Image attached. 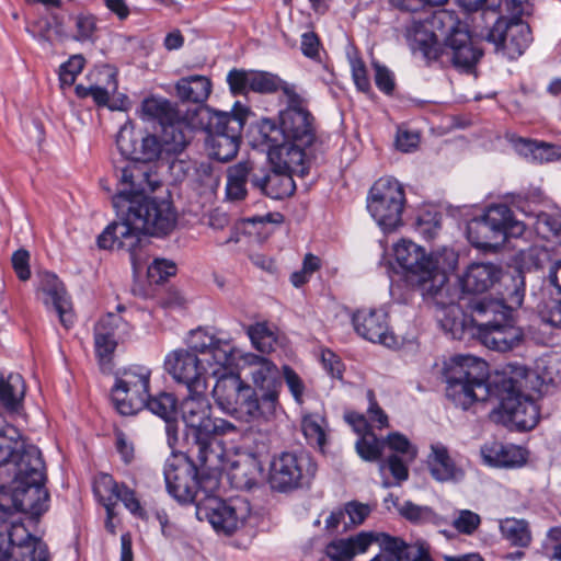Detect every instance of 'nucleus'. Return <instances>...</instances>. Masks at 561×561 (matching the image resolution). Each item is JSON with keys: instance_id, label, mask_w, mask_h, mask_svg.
<instances>
[{"instance_id": "1", "label": "nucleus", "mask_w": 561, "mask_h": 561, "mask_svg": "<svg viewBox=\"0 0 561 561\" xmlns=\"http://www.w3.org/2000/svg\"><path fill=\"white\" fill-rule=\"evenodd\" d=\"M158 186L150 165L130 163L122 168L117 193L112 198L119 220L108 225L98 237L100 249L116 247L127 250L135 270L139 267L136 249L142 236H167L176 225V213L171 202L146 195Z\"/></svg>"}, {"instance_id": "2", "label": "nucleus", "mask_w": 561, "mask_h": 561, "mask_svg": "<svg viewBox=\"0 0 561 561\" xmlns=\"http://www.w3.org/2000/svg\"><path fill=\"white\" fill-rule=\"evenodd\" d=\"M249 367L254 387L244 382L239 375L222 373L214 386L213 397L224 412L240 421H268L278 405V368L270 359L257 355L249 357Z\"/></svg>"}, {"instance_id": "3", "label": "nucleus", "mask_w": 561, "mask_h": 561, "mask_svg": "<svg viewBox=\"0 0 561 561\" xmlns=\"http://www.w3.org/2000/svg\"><path fill=\"white\" fill-rule=\"evenodd\" d=\"M471 322L482 344L490 350L508 352L524 342V331L516 325L512 308L494 299H472L468 304Z\"/></svg>"}, {"instance_id": "4", "label": "nucleus", "mask_w": 561, "mask_h": 561, "mask_svg": "<svg viewBox=\"0 0 561 561\" xmlns=\"http://www.w3.org/2000/svg\"><path fill=\"white\" fill-rule=\"evenodd\" d=\"M12 474L11 500L15 512L38 517L47 510L48 493L44 489L45 465L38 448H31Z\"/></svg>"}, {"instance_id": "5", "label": "nucleus", "mask_w": 561, "mask_h": 561, "mask_svg": "<svg viewBox=\"0 0 561 561\" xmlns=\"http://www.w3.org/2000/svg\"><path fill=\"white\" fill-rule=\"evenodd\" d=\"M486 362L471 355H456L446 367V396L463 410L490 394Z\"/></svg>"}, {"instance_id": "6", "label": "nucleus", "mask_w": 561, "mask_h": 561, "mask_svg": "<svg viewBox=\"0 0 561 561\" xmlns=\"http://www.w3.org/2000/svg\"><path fill=\"white\" fill-rule=\"evenodd\" d=\"M247 114L245 108H234L233 113H228L208 106L199 107V124H203L202 130L206 133V149L211 159L228 162L237 156Z\"/></svg>"}, {"instance_id": "7", "label": "nucleus", "mask_w": 561, "mask_h": 561, "mask_svg": "<svg viewBox=\"0 0 561 561\" xmlns=\"http://www.w3.org/2000/svg\"><path fill=\"white\" fill-rule=\"evenodd\" d=\"M286 107L278 114L279 126L264 119L259 127V137L265 141L280 139L311 146L317 139L316 121L307 106V101L297 90L286 89Z\"/></svg>"}, {"instance_id": "8", "label": "nucleus", "mask_w": 561, "mask_h": 561, "mask_svg": "<svg viewBox=\"0 0 561 561\" xmlns=\"http://www.w3.org/2000/svg\"><path fill=\"white\" fill-rule=\"evenodd\" d=\"M525 231L523 222L516 220L506 205H493L481 216L473 218L467 226L470 243L479 249H495L510 237L517 238Z\"/></svg>"}, {"instance_id": "9", "label": "nucleus", "mask_w": 561, "mask_h": 561, "mask_svg": "<svg viewBox=\"0 0 561 561\" xmlns=\"http://www.w3.org/2000/svg\"><path fill=\"white\" fill-rule=\"evenodd\" d=\"M463 28L465 25L453 13L439 10L424 22H413L407 30V36L414 53H420L427 61H434L439 58V39L445 37L446 41L450 33Z\"/></svg>"}, {"instance_id": "10", "label": "nucleus", "mask_w": 561, "mask_h": 561, "mask_svg": "<svg viewBox=\"0 0 561 561\" xmlns=\"http://www.w3.org/2000/svg\"><path fill=\"white\" fill-rule=\"evenodd\" d=\"M404 203L402 185L394 179L381 178L369 191L367 209L385 232H391L402 225Z\"/></svg>"}, {"instance_id": "11", "label": "nucleus", "mask_w": 561, "mask_h": 561, "mask_svg": "<svg viewBox=\"0 0 561 561\" xmlns=\"http://www.w3.org/2000/svg\"><path fill=\"white\" fill-rule=\"evenodd\" d=\"M151 370L134 365L116 378L111 398L115 409L122 415H134L146 408L149 396Z\"/></svg>"}, {"instance_id": "12", "label": "nucleus", "mask_w": 561, "mask_h": 561, "mask_svg": "<svg viewBox=\"0 0 561 561\" xmlns=\"http://www.w3.org/2000/svg\"><path fill=\"white\" fill-rule=\"evenodd\" d=\"M317 471V465L306 453H282L274 457L270 468L272 489L286 492L308 485Z\"/></svg>"}, {"instance_id": "13", "label": "nucleus", "mask_w": 561, "mask_h": 561, "mask_svg": "<svg viewBox=\"0 0 561 561\" xmlns=\"http://www.w3.org/2000/svg\"><path fill=\"white\" fill-rule=\"evenodd\" d=\"M460 4L472 12V32L476 36L494 45L496 51L506 55V46L511 44L512 19L501 16L495 9H482L485 0H459Z\"/></svg>"}, {"instance_id": "14", "label": "nucleus", "mask_w": 561, "mask_h": 561, "mask_svg": "<svg viewBox=\"0 0 561 561\" xmlns=\"http://www.w3.org/2000/svg\"><path fill=\"white\" fill-rule=\"evenodd\" d=\"M116 146L122 157L126 160L122 167L115 165L122 176V168L130 163L148 165L147 162L153 161L160 156V145L158 137L151 134H144L137 130L130 123H125L117 136Z\"/></svg>"}, {"instance_id": "15", "label": "nucleus", "mask_w": 561, "mask_h": 561, "mask_svg": "<svg viewBox=\"0 0 561 561\" xmlns=\"http://www.w3.org/2000/svg\"><path fill=\"white\" fill-rule=\"evenodd\" d=\"M164 369L178 383L185 385L188 391H207L206 370L197 355L190 350L170 352L164 359Z\"/></svg>"}, {"instance_id": "16", "label": "nucleus", "mask_w": 561, "mask_h": 561, "mask_svg": "<svg viewBox=\"0 0 561 561\" xmlns=\"http://www.w3.org/2000/svg\"><path fill=\"white\" fill-rule=\"evenodd\" d=\"M259 145L264 146L267 159L274 170L294 172L305 176L309 170L306 149L309 147L293 140L265 141L260 137Z\"/></svg>"}, {"instance_id": "17", "label": "nucleus", "mask_w": 561, "mask_h": 561, "mask_svg": "<svg viewBox=\"0 0 561 561\" xmlns=\"http://www.w3.org/2000/svg\"><path fill=\"white\" fill-rule=\"evenodd\" d=\"M199 107L185 110L171 122L161 125V137L158 138L160 153L181 152L193 138L194 130L203 129V124H199Z\"/></svg>"}, {"instance_id": "18", "label": "nucleus", "mask_w": 561, "mask_h": 561, "mask_svg": "<svg viewBox=\"0 0 561 561\" xmlns=\"http://www.w3.org/2000/svg\"><path fill=\"white\" fill-rule=\"evenodd\" d=\"M393 254L398 264L408 273L417 277V283L426 285L437 274L435 262L426 255L423 248L416 243L402 239L393 248Z\"/></svg>"}, {"instance_id": "19", "label": "nucleus", "mask_w": 561, "mask_h": 561, "mask_svg": "<svg viewBox=\"0 0 561 561\" xmlns=\"http://www.w3.org/2000/svg\"><path fill=\"white\" fill-rule=\"evenodd\" d=\"M209 523L217 531L232 534L247 519L249 515L248 503L236 499L228 502L213 497L205 505Z\"/></svg>"}, {"instance_id": "20", "label": "nucleus", "mask_w": 561, "mask_h": 561, "mask_svg": "<svg viewBox=\"0 0 561 561\" xmlns=\"http://www.w3.org/2000/svg\"><path fill=\"white\" fill-rule=\"evenodd\" d=\"M164 479L169 494L180 503H201L199 481L194 465L174 466L167 463Z\"/></svg>"}, {"instance_id": "21", "label": "nucleus", "mask_w": 561, "mask_h": 561, "mask_svg": "<svg viewBox=\"0 0 561 561\" xmlns=\"http://www.w3.org/2000/svg\"><path fill=\"white\" fill-rule=\"evenodd\" d=\"M37 293L43 304L58 313L59 321L66 329L72 327L75 322L72 304L64 284L55 274L44 272L39 275Z\"/></svg>"}, {"instance_id": "22", "label": "nucleus", "mask_w": 561, "mask_h": 561, "mask_svg": "<svg viewBox=\"0 0 561 561\" xmlns=\"http://www.w3.org/2000/svg\"><path fill=\"white\" fill-rule=\"evenodd\" d=\"M503 277V268L491 262L469 264L458 276V286L463 295L486 293Z\"/></svg>"}, {"instance_id": "23", "label": "nucleus", "mask_w": 561, "mask_h": 561, "mask_svg": "<svg viewBox=\"0 0 561 561\" xmlns=\"http://www.w3.org/2000/svg\"><path fill=\"white\" fill-rule=\"evenodd\" d=\"M353 324L356 332L370 342L388 347L397 343L396 336L389 330L388 316L381 309L358 310L353 316Z\"/></svg>"}, {"instance_id": "24", "label": "nucleus", "mask_w": 561, "mask_h": 561, "mask_svg": "<svg viewBox=\"0 0 561 561\" xmlns=\"http://www.w3.org/2000/svg\"><path fill=\"white\" fill-rule=\"evenodd\" d=\"M482 50L476 48L471 43V36L466 30H456L450 33L446 39V46L440 47L439 58L444 62V57L457 68L466 70L471 69L481 58Z\"/></svg>"}, {"instance_id": "25", "label": "nucleus", "mask_w": 561, "mask_h": 561, "mask_svg": "<svg viewBox=\"0 0 561 561\" xmlns=\"http://www.w3.org/2000/svg\"><path fill=\"white\" fill-rule=\"evenodd\" d=\"M386 533L360 531L348 538L331 541L325 547L327 556L333 561H350L355 556L365 553L373 543H378L383 550Z\"/></svg>"}, {"instance_id": "26", "label": "nucleus", "mask_w": 561, "mask_h": 561, "mask_svg": "<svg viewBox=\"0 0 561 561\" xmlns=\"http://www.w3.org/2000/svg\"><path fill=\"white\" fill-rule=\"evenodd\" d=\"M501 410L512 424L523 431L534 428L539 420L538 405L526 393L504 394L501 400Z\"/></svg>"}, {"instance_id": "27", "label": "nucleus", "mask_w": 561, "mask_h": 561, "mask_svg": "<svg viewBox=\"0 0 561 561\" xmlns=\"http://www.w3.org/2000/svg\"><path fill=\"white\" fill-rule=\"evenodd\" d=\"M294 175H296L294 172L274 170V168L270 170L257 164V174H254L253 188L271 198L283 199L295 192Z\"/></svg>"}, {"instance_id": "28", "label": "nucleus", "mask_w": 561, "mask_h": 561, "mask_svg": "<svg viewBox=\"0 0 561 561\" xmlns=\"http://www.w3.org/2000/svg\"><path fill=\"white\" fill-rule=\"evenodd\" d=\"M34 537L20 520L14 519L12 508L0 503V561L7 560L14 549Z\"/></svg>"}, {"instance_id": "29", "label": "nucleus", "mask_w": 561, "mask_h": 561, "mask_svg": "<svg viewBox=\"0 0 561 561\" xmlns=\"http://www.w3.org/2000/svg\"><path fill=\"white\" fill-rule=\"evenodd\" d=\"M31 448H37L27 444L22 438L19 431L11 425L0 430V470H4L8 476L18 471V463Z\"/></svg>"}, {"instance_id": "30", "label": "nucleus", "mask_w": 561, "mask_h": 561, "mask_svg": "<svg viewBox=\"0 0 561 561\" xmlns=\"http://www.w3.org/2000/svg\"><path fill=\"white\" fill-rule=\"evenodd\" d=\"M427 467L431 476L438 482H455L465 476L463 470L451 458L447 446L440 442L431 444Z\"/></svg>"}, {"instance_id": "31", "label": "nucleus", "mask_w": 561, "mask_h": 561, "mask_svg": "<svg viewBox=\"0 0 561 561\" xmlns=\"http://www.w3.org/2000/svg\"><path fill=\"white\" fill-rule=\"evenodd\" d=\"M193 445L190 449L191 456L196 458L201 468L210 472L226 470L225 447L217 439L199 437L193 434Z\"/></svg>"}, {"instance_id": "32", "label": "nucleus", "mask_w": 561, "mask_h": 561, "mask_svg": "<svg viewBox=\"0 0 561 561\" xmlns=\"http://www.w3.org/2000/svg\"><path fill=\"white\" fill-rule=\"evenodd\" d=\"M123 324L121 316L108 312L101 318L94 328L95 353L101 362H108L116 346V331Z\"/></svg>"}, {"instance_id": "33", "label": "nucleus", "mask_w": 561, "mask_h": 561, "mask_svg": "<svg viewBox=\"0 0 561 561\" xmlns=\"http://www.w3.org/2000/svg\"><path fill=\"white\" fill-rule=\"evenodd\" d=\"M210 411L206 391H188V396L181 403L182 419L191 427L192 435L203 431L206 421L210 419Z\"/></svg>"}, {"instance_id": "34", "label": "nucleus", "mask_w": 561, "mask_h": 561, "mask_svg": "<svg viewBox=\"0 0 561 561\" xmlns=\"http://www.w3.org/2000/svg\"><path fill=\"white\" fill-rule=\"evenodd\" d=\"M254 174H257V163L241 161L227 169L226 197L231 202L243 201L248 195L247 183L253 187Z\"/></svg>"}, {"instance_id": "35", "label": "nucleus", "mask_w": 561, "mask_h": 561, "mask_svg": "<svg viewBox=\"0 0 561 561\" xmlns=\"http://www.w3.org/2000/svg\"><path fill=\"white\" fill-rule=\"evenodd\" d=\"M262 472L263 467L259 458L249 454L230 463L228 478L236 489L249 490L257 484Z\"/></svg>"}, {"instance_id": "36", "label": "nucleus", "mask_w": 561, "mask_h": 561, "mask_svg": "<svg viewBox=\"0 0 561 561\" xmlns=\"http://www.w3.org/2000/svg\"><path fill=\"white\" fill-rule=\"evenodd\" d=\"M481 455L485 463L493 467H520L526 462L523 448L515 445H503L499 442L485 444L481 448Z\"/></svg>"}, {"instance_id": "37", "label": "nucleus", "mask_w": 561, "mask_h": 561, "mask_svg": "<svg viewBox=\"0 0 561 561\" xmlns=\"http://www.w3.org/2000/svg\"><path fill=\"white\" fill-rule=\"evenodd\" d=\"M153 414L165 421V431L169 437V444L176 440V415L178 399L173 393L160 392L157 396H148L146 408Z\"/></svg>"}, {"instance_id": "38", "label": "nucleus", "mask_w": 561, "mask_h": 561, "mask_svg": "<svg viewBox=\"0 0 561 561\" xmlns=\"http://www.w3.org/2000/svg\"><path fill=\"white\" fill-rule=\"evenodd\" d=\"M175 90L182 101L202 104L211 92V82L207 77L194 75L181 78L175 83Z\"/></svg>"}, {"instance_id": "39", "label": "nucleus", "mask_w": 561, "mask_h": 561, "mask_svg": "<svg viewBox=\"0 0 561 561\" xmlns=\"http://www.w3.org/2000/svg\"><path fill=\"white\" fill-rule=\"evenodd\" d=\"M383 550L396 556L397 561H432L428 549L423 543L409 545L399 537L387 534Z\"/></svg>"}, {"instance_id": "40", "label": "nucleus", "mask_w": 561, "mask_h": 561, "mask_svg": "<svg viewBox=\"0 0 561 561\" xmlns=\"http://www.w3.org/2000/svg\"><path fill=\"white\" fill-rule=\"evenodd\" d=\"M141 112L147 118L157 119L163 125L178 117L184 110L164 98L150 96L142 101Z\"/></svg>"}, {"instance_id": "41", "label": "nucleus", "mask_w": 561, "mask_h": 561, "mask_svg": "<svg viewBox=\"0 0 561 561\" xmlns=\"http://www.w3.org/2000/svg\"><path fill=\"white\" fill-rule=\"evenodd\" d=\"M538 376L534 370L526 366H511V371L502 381L505 394H524L530 389H535Z\"/></svg>"}, {"instance_id": "42", "label": "nucleus", "mask_w": 561, "mask_h": 561, "mask_svg": "<svg viewBox=\"0 0 561 561\" xmlns=\"http://www.w3.org/2000/svg\"><path fill=\"white\" fill-rule=\"evenodd\" d=\"M502 536L515 547H528L531 541V534L528 523L525 519L507 517L500 522Z\"/></svg>"}, {"instance_id": "43", "label": "nucleus", "mask_w": 561, "mask_h": 561, "mask_svg": "<svg viewBox=\"0 0 561 561\" xmlns=\"http://www.w3.org/2000/svg\"><path fill=\"white\" fill-rule=\"evenodd\" d=\"M531 42V33L528 24L517 18H513L511 24V44L506 46V56L516 59L522 56Z\"/></svg>"}, {"instance_id": "44", "label": "nucleus", "mask_w": 561, "mask_h": 561, "mask_svg": "<svg viewBox=\"0 0 561 561\" xmlns=\"http://www.w3.org/2000/svg\"><path fill=\"white\" fill-rule=\"evenodd\" d=\"M297 90L295 84L282 80L276 75L264 71H252L250 77V90L259 93H273L278 90L285 96L286 89Z\"/></svg>"}, {"instance_id": "45", "label": "nucleus", "mask_w": 561, "mask_h": 561, "mask_svg": "<svg viewBox=\"0 0 561 561\" xmlns=\"http://www.w3.org/2000/svg\"><path fill=\"white\" fill-rule=\"evenodd\" d=\"M2 561H49V553L47 546L34 537L20 548L14 549L7 560Z\"/></svg>"}, {"instance_id": "46", "label": "nucleus", "mask_w": 561, "mask_h": 561, "mask_svg": "<svg viewBox=\"0 0 561 561\" xmlns=\"http://www.w3.org/2000/svg\"><path fill=\"white\" fill-rule=\"evenodd\" d=\"M25 392L23 378L11 374L8 379L0 378V401L8 408H15Z\"/></svg>"}, {"instance_id": "47", "label": "nucleus", "mask_w": 561, "mask_h": 561, "mask_svg": "<svg viewBox=\"0 0 561 561\" xmlns=\"http://www.w3.org/2000/svg\"><path fill=\"white\" fill-rule=\"evenodd\" d=\"M121 488L122 484H118L108 473H100L93 483L94 493L104 507H108V504L116 506V497Z\"/></svg>"}, {"instance_id": "48", "label": "nucleus", "mask_w": 561, "mask_h": 561, "mask_svg": "<svg viewBox=\"0 0 561 561\" xmlns=\"http://www.w3.org/2000/svg\"><path fill=\"white\" fill-rule=\"evenodd\" d=\"M385 442L379 439L374 433H364L355 444L358 456L369 462L380 460Z\"/></svg>"}, {"instance_id": "49", "label": "nucleus", "mask_w": 561, "mask_h": 561, "mask_svg": "<svg viewBox=\"0 0 561 561\" xmlns=\"http://www.w3.org/2000/svg\"><path fill=\"white\" fill-rule=\"evenodd\" d=\"M248 335L253 346L261 353H270L273 351L276 337L274 332L266 323H255L248 329Z\"/></svg>"}, {"instance_id": "50", "label": "nucleus", "mask_w": 561, "mask_h": 561, "mask_svg": "<svg viewBox=\"0 0 561 561\" xmlns=\"http://www.w3.org/2000/svg\"><path fill=\"white\" fill-rule=\"evenodd\" d=\"M324 419L318 413L306 414L302 417L301 428L305 437L310 444L322 446L325 442L323 430Z\"/></svg>"}, {"instance_id": "51", "label": "nucleus", "mask_w": 561, "mask_h": 561, "mask_svg": "<svg viewBox=\"0 0 561 561\" xmlns=\"http://www.w3.org/2000/svg\"><path fill=\"white\" fill-rule=\"evenodd\" d=\"M84 65L85 58L80 54L72 55L66 62H64L59 67L60 87L62 89L71 87L78 75L83 70Z\"/></svg>"}, {"instance_id": "52", "label": "nucleus", "mask_w": 561, "mask_h": 561, "mask_svg": "<svg viewBox=\"0 0 561 561\" xmlns=\"http://www.w3.org/2000/svg\"><path fill=\"white\" fill-rule=\"evenodd\" d=\"M460 309L458 306L450 305L444 319L440 320L442 327L449 332L456 340H462L466 331V320L463 316H458Z\"/></svg>"}, {"instance_id": "53", "label": "nucleus", "mask_w": 561, "mask_h": 561, "mask_svg": "<svg viewBox=\"0 0 561 561\" xmlns=\"http://www.w3.org/2000/svg\"><path fill=\"white\" fill-rule=\"evenodd\" d=\"M525 297V277L522 273H517L512 277V284L505 288V302L501 300L507 308H512L515 314V309L523 305Z\"/></svg>"}, {"instance_id": "54", "label": "nucleus", "mask_w": 561, "mask_h": 561, "mask_svg": "<svg viewBox=\"0 0 561 561\" xmlns=\"http://www.w3.org/2000/svg\"><path fill=\"white\" fill-rule=\"evenodd\" d=\"M72 20L76 28L73 38L78 42L91 41L98 31L96 18L90 13H79Z\"/></svg>"}, {"instance_id": "55", "label": "nucleus", "mask_w": 561, "mask_h": 561, "mask_svg": "<svg viewBox=\"0 0 561 561\" xmlns=\"http://www.w3.org/2000/svg\"><path fill=\"white\" fill-rule=\"evenodd\" d=\"M531 158L540 163L552 162L561 158V147L548 142L527 141Z\"/></svg>"}, {"instance_id": "56", "label": "nucleus", "mask_w": 561, "mask_h": 561, "mask_svg": "<svg viewBox=\"0 0 561 561\" xmlns=\"http://www.w3.org/2000/svg\"><path fill=\"white\" fill-rule=\"evenodd\" d=\"M207 353L211 355L214 362L219 366L218 369L213 371L216 376L221 369L225 370L226 366L231 363L233 346L228 341L215 337L214 345L209 347Z\"/></svg>"}, {"instance_id": "57", "label": "nucleus", "mask_w": 561, "mask_h": 561, "mask_svg": "<svg viewBox=\"0 0 561 561\" xmlns=\"http://www.w3.org/2000/svg\"><path fill=\"white\" fill-rule=\"evenodd\" d=\"M203 427V431L199 432V437L202 438L208 437L216 439L217 436L238 433V427L232 422L221 417H210Z\"/></svg>"}, {"instance_id": "58", "label": "nucleus", "mask_w": 561, "mask_h": 561, "mask_svg": "<svg viewBox=\"0 0 561 561\" xmlns=\"http://www.w3.org/2000/svg\"><path fill=\"white\" fill-rule=\"evenodd\" d=\"M387 445L397 453L396 455L405 458L408 461H413L417 455L416 448L400 433L389 434Z\"/></svg>"}, {"instance_id": "59", "label": "nucleus", "mask_w": 561, "mask_h": 561, "mask_svg": "<svg viewBox=\"0 0 561 561\" xmlns=\"http://www.w3.org/2000/svg\"><path fill=\"white\" fill-rule=\"evenodd\" d=\"M481 524V517L469 510L458 512L453 522L454 528L460 534L472 535Z\"/></svg>"}, {"instance_id": "60", "label": "nucleus", "mask_w": 561, "mask_h": 561, "mask_svg": "<svg viewBox=\"0 0 561 561\" xmlns=\"http://www.w3.org/2000/svg\"><path fill=\"white\" fill-rule=\"evenodd\" d=\"M400 513L403 517L413 523L431 522L435 518V513L427 506H420L412 502H405Z\"/></svg>"}, {"instance_id": "61", "label": "nucleus", "mask_w": 561, "mask_h": 561, "mask_svg": "<svg viewBox=\"0 0 561 561\" xmlns=\"http://www.w3.org/2000/svg\"><path fill=\"white\" fill-rule=\"evenodd\" d=\"M176 273V265L165 259H156L148 266V277L154 282L160 283Z\"/></svg>"}, {"instance_id": "62", "label": "nucleus", "mask_w": 561, "mask_h": 561, "mask_svg": "<svg viewBox=\"0 0 561 561\" xmlns=\"http://www.w3.org/2000/svg\"><path fill=\"white\" fill-rule=\"evenodd\" d=\"M408 462L405 458L399 455H391L388 457L387 461L380 462L379 470L383 471L388 468L398 482L405 481L409 477Z\"/></svg>"}, {"instance_id": "63", "label": "nucleus", "mask_w": 561, "mask_h": 561, "mask_svg": "<svg viewBox=\"0 0 561 561\" xmlns=\"http://www.w3.org/2000/svg\"><path fill=\"white\" fill-rule=\"evenodd\" d=\"M344 512L348 516L351 525L359 526L370 515L371 507L368 504L351 501L344 505Z\"/></svg>"}, {"instance_id": "64", "label": "nucleus", "mask_w": 561, "mask_h": 561, "mask_svg": "<svg viewBox=\"0 0 561 561\" xmlns=\"http://www.w3.org/2000/svg\"><path fill=\"white\" fill-rule=\"evenodd\" d=\"M542 322L561 329V300H550L539 311Z\"/></svg>"}]
</instances>
